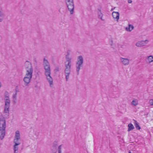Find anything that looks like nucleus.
<instances>
[{"mask_svg":"<svg viewBox=\"0 0 153 153\" xmlns=\"http://www.w3.org/2000/svg\"><path fill=\"white\" fill-rule=\"evenodd\" d=\"M43 65L46 79L50 86L52 87L53 86V78L51 76L50 65L48 61L45 58L44 59Z\"/></svg>","mask_w":153,"mask_h":153,"instance_id":"f03ea898","label":"nucleus"},{"mask_svg":"<svg viewBox=\"0 0 153 153\" xmlns=\"http://www.w3.org/2000/svg\"><path fill=\"white\" fill-rule=\"evenodd\" d=\"M65 70H71V69L65 68Z\"/></svg>","mask_w":153,"mask_h":153,"instance_id":"cd10ccee","label":"nucleus"},{"mask_svg":"<svg viewBox=\"0 0 153 153\" xmlns=\"http://www.w3.org/2000/svg\"><path fill=\"white\" fill-rule=\"evenodd\" d=\"M65 61V66L71 67L72 64V58L67 56L66 57Z\"/></svg>","mask_w":153,"mask_h":153,"instance_id":"9b49d317","label":"nucleus"},{"mask_svg":"<svg viewBox=\"0 0 153 153\" xmlns=\"http://www.w3.org/2000/svg\"><path fill=\"white\" fill-rule=\"evenodd\" d=\"M5 106L4 108V113L8 114L9 112V108L10 106V100L4 101Z\"/></svg>","mask_w":153,"mask_h":153,"instance_id":"0eeeda50","label":"nucleus"},{"mask_svg":"<svg viewBox=\"0 0 153 153\" xmlns=\"http://www.w3.org/2000/svg\"><path fill=\"white\" fill-rule=\"evenodd\" d=\"M146 62L148 64H150L153 62V55H150L146 56L145 59Z\"/></svg>","mask_w":153,"mask_h":153,"instance_id":"f8f14e48","label":"nucleus"},{"mask_svg":"<svg viewBox=\"0 0 153 153\" xmlns=\"http://www.w3.org/2000/svg\"><path fill=\"white\" fill-rule=\"evenodd\" d=\"M17 95V93L16 92L14 93L13 95V99H16Z\"/></svg>","mask_w":153,"mask_h":153,"instance_id":"bb28decb","label":"nucleus"},{"mask_svg":"<svg viewBox=\"0 0 153 153\" xmlns=\"http://www.w3.org/2000/svg\"><path fill=\"white\" fill-rule=\"evenodd\" d=\"M134 120V124L136 128L137 129H140V128L139 125L138 123L135 120Z\"/></svg>","mask_w":153,"mask_h":153,"instance_id":"5701e85b","label":"nucleus"},{"mask_svg":"<svg viewBox=\"0 0 153 153\" xmlns=\"http://www.w3.org/2000/svg\"><path fill=\"white\" fill-rule=\"evenodd\" d=\"M128 153H131V152H129Z\"/></svg>","mask_w":153,"mask_h":153,"instance_id":"2f4dec72","label":"nucleus"},{"mask_svg":"<svg viewBox=\"0 0 153 153\" xmlns=\"http://www.w3.org/2000/svg\"><path fill=\"white\" fill-rule=\"evenodd\" d=\"M1 83L0 82V88L1 87Z\"/></svg>","mask_w":153,"mask_h":153,"instance_id":"7c9ffc66","label":"nucleus"},{"mask_svg":"<svg viewBox=\"0 0 153 153\" xmlns=\"http://www.w3.org/2000/svg\"><path fill=\"white\" fill-rule=\"evenodd\" d=\"M25 67L26 72L23 78V81L25 82V85L27 86L30 82L32 76L33 69L30 63L28 61L25 62Z\"/></svg>","mask_w":153,"mask_h":153,"instance_id":"f257e3e1","label":"nucleus"},{"mask_svg":"<svg viewBox=\"0 0 153 153\" xmlns=\"http://www.w3.org/2000/svg\"><path fill=\"white\" fill-rule=\"evenodd\" d=\"M0 131L1 132V135H0V138L1 139H2L4 137L5 135V129H0Z\"/></svg>","mask_w":153,"mask_h":153,"instance_id":"a211bd4d","label":"nucleus"},{"mask_svg":"<svg viewBox=\"0 0 153 153\" xmlns=\"http://www.w3.org/2000/svg\"><path fill=\"white\" fill-rule=\"evenodd\" d=\"M133 26L130 24H128V26L126 27L125 30L126 31L128 32L131 31L133 29Z\"/></svg>","mask_w":153,"mask_h":153,"instance_id":"dca6fc26","label":"nucleus"},{"mask_svg":"<svg viewBox=\"0 0 153 153\" xmlns=\"http://www.w3.org/2000/svg\"><path fill=\"white\" fill-rule=\"evenodd\" d=\"M128 131L132 130L134 128L133 125L131 123H130L128 125Z\"/></svg>","mask_w":153,"mask_h":153,"instance_id":"4be33fe9","label":"nucleus"},{"mask_svg":"<svg viewBox=\"0 0 153 153\" xmlns=\"http://www.w3.org/2000/svg\"><path fill=\"white\" fill-rule=\"evenodd\" d=\"M13 141L21 142V137L20 131L18 130L16 131Z\"/></svg>","mask_w":153,"mask_h":153,"instance_id":"423d86ee","label":"nucleus"},{"mask_svg":"<svg viewBox=\"0 0 153 153\" xmlns=\"http://www.w3.org/2000/svg\"><path fill=\"white\" fill-rule=\"evenodd\" d=\"M4 14L3 12L2 9L1 7H0V22H2L4 19Z\"/></svg>","mask_w":153,"mask_h":153,"instance_id":"4468645a","label":"nucleus"},{"mask_svg":"<svg viewBox=\"0 0 153 153\" xmlns=\"http://www.w3.org/2000/svg\"><path fill=\"white\" fill-rule=\"evenodd\" d=\"M67 8L71 14L73 13L74 4L73 0H65Z\"/></svg>","mask_w":153,"mask_h":153,"instance_id":"20e7f679","label":"nucleus"},{"mask_svg":"<svg viewBox=\"0 0 153 153\" xmlns=\"http://www.w3.org/2000/svg\"><path fill=\"white\" fill-rule=\"evenodd\" d=\"M71 71V70H64L65 75L66 81H68L69 79Z\"/></svg>","mask_w":153,"mask_h":153,"instance_id":"2eb2a0df","label":"nucleus"},{"mask_svg":"<svg viewBox=\"0 0 153 153\" xmlns=\"http://www.w3.org/2000/svg\"><path fill=\"white\" fill-rule=\"evenodd\" d=\"M71 52V50H68L67 51V55L65 56V58L67 56H68V57H71V56H69V54H70V53Z\"/></svg>","mask_w":153,"mask_h":153,"instance_id":"393cba45","label":"nucleus"},{"mask_svg":"<svg viewBox=\"0 0 153 153\" xmlns=\"http://www.w3.org/2000/svg\"><path fill=\"white\" fill-rule=\"evenodd\" d=\"M14 144L13 145V149L14 153H17L18 150L19 149V146L21 144V142L13 141Z\"/></svg>","mask_w":153,"mask_h":153,"instance_id":"9d476101","label":"nucleus"},{"mask_svg":"<svg viewBox=\"0 0 153 153\" xmlns=\"http://www.w3.org/2000/svg\"><path fill=\"white\" fill-rule=\"evenodd\" d=\"M128 3H132V1L131 0H128Z\"/></svg>","mask_w":153,"mask_h":153,"instance_id":"c85d7f7f","label":"nucleus"},{"mask_svg":"<svg viewBox=\"0 0 153 153\" xmlns=\"http://www.w3.org/2000/svg\"><path fill=\"white\" fill-rule=\"evenodd\" d=\"M98 15L99 19H100L102 21H104V19H103V14L102 13L101 10L100 9H98Z\"/></svg>","mask_w":153,"mask_h":153,"instance_id":"f3484780","label":"nucleus"},{"mask_svg":"<svg viewBox=\"0 0 153 153\" xmlns=\"http://www.w3.org/2000/svg\"><path fill=\"white\" fill-rule=\"evenodd\" d=\"M4 98V101L10 100L9 98V93L7 91H5V92Z\"/></svg>","mask_w":153,"mask_h":153,"instance_id":"6ab92c4d","label":"nucleus"},{"mask_svg":"<svg viewBox=\"0 0 153 153\" xmlns=\"http://www.w3.org/2000/svg\"><path fill=\"white\" fill-rule=\"evenodd\" d=\"M65 68H71V66H65Z\"/></svg>","mask_w":153,"mask_h":153,"instance_id":"c756f323","label":"nucleus"},{"mask_svg":"<svg viewBox=\"0 0 153 153\" xmlns=\"http://www.w3.org/2000/svg\"><path fill=\"white\" fill-rule=\"evenodd\" d=\"M120 62L124 65H128L129 64L130 60L128 59L120 57Z\"/></svg>","mask_w":153,"mask_h":153,"instance_id":"6e6552de","label":"nucleus"},{"mask_svg":"<svg viewBox=\"0 0 153 153\" xmlns=\"http://www.w3.org/2000/svg\"><path fill=\"white\" fill-rule=\"evenodd\" d=\"M6 127L5 120L3 117L0 118V129H5Z\"/></svg>","mask_w":153,"mask_h":153,"instance_id":"1a4fd4ad","label":"nucleus"},{"mask_svg":"<svg viewBox=\"0 0 153 153\" xmlns=\"http://www.w3.org/2000/svg\"><path fill=\"white\" fill-rule=\"evenodd\" d=\"M149 103L150 105H153V100H150L149 102Z\"/></svg>","mask_w":153,"mask_h":153,"instance_id":"a878e982","label":"nucleus"},{"mask_svg":"<svg viewBox=\"0 0 153 153\" xmlns=\"http://www.w3.org/2000/svg\"><path fill=\"white\" fill-rule=\"evenodd\" d=\"M58 145V142L57 141H54L53 144V147H56Z\"/></svg>","mask_w":153,"mask_h":153,"instance_id":"b1692460","label":"nucleus"},{"mask_svg":"<svg viewBox=\"0 0 153 153\" xmlns=\"http://www.w3.org/2000/svg\"><path fill=\"white\" fill-rule=\"evenodd\" d=\"M138 100L137 99H134L131 102V105L134 106H136L138 105Z\"/></svg>","mask_w":153,"mask_h":153,"instance_id":"aec40b11","label":"nucleus"},{"mask_svg":"<svg viewBox=\"0 0 153 153\" xmlns=\"http://www.w3.org/2000/svg\"><path fill=\"white\" fill-rule=\"evenodd\" d=\"M112 16L114 20L118 21L119 19V13L118 12H113L112 13Z\"/></svg>","mask_w":153,"mask_h":153,"instance_id":"ddd939ff","label":"nucleus"},{"mask_svg":"<svg viewBox=\"0 0 153 153\" xmlns=\"http://www.w3.org/2000/svg\"><path fill=\"white\" fill-rule=\"evenodd\" d=\"M63 145L62 144L59 145L58 147L57 151L58 153H62V149Z\"/></svg>","mask_w":153,"mask_h":153,"instance_id":"412c9836","label":"nucleus"},{"mask_svg":"<svg viewBox=\"0 0 153 153\" xmlns=\"http://www.w3.org/2000/svg\"><path fill=\"white\" fill-rule=\"evenodd\" d=\"M149 40L148 39H146V40H141L137 42L136 44L135 45L137 47H144L146 45L148 44Z\"/></svg>","mask_w":153,"mask_h":153,"instance_id":"39448f33","label":"nucleus"},{"mask_svg":"<svg viewBox=\"0 0 153 153\" xmlns=\"http://www.w3.org/2000/svg\"><path fill=\"white\" fill-rule=\"evenodd\" d=\"M84 63V58L82 55H79L77 57L76 65V71L78 73L79 70L82 67Z\"/></svg>","mask_w":153,"mask_h":153,"instance_id":"7ed1b4c3","label":"nucleus"}]
</instances>
